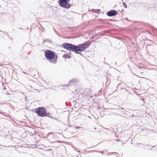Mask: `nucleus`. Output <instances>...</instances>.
Returning a JSON list of instances; mask_svg holds the SVG:
<instances>
[{
    "label": "nucleus",
    "mask_w": 157,
    "mask_h": 157,
    "mask_svg": "<svg viewBox=\"0 0 157 157\" xmlns=\"http://www.w3.org/2000/svg\"><path fill=\"white\" fill-rule=\"evenodd\" d=\"M90 42L88 41L77 46L75 45L74 52L79 54L80 52L84 51L86 49L88 48L90 46Z\"/></svg>",
    "instance_id": "1"
},
{
    "label": "nucleus",
    "mask_w": 157,
    "mask_h": 157,
    "mask_svg": "<svg viewBox=\"0 0 157 157\" xmlns=\"http://www.w3.org/2000/svg\"><path fill=\"white\" fill-rule=\"evenodd\" d=\"M45 57L49 60L52 63H56L57 62L58 57L55 53L49 50H47L44 52Z\"/></svg>",
    "instance_id": "2"
},
{
    "label": "nucleus",
    "mask_w": 157,
    "mask_h": 157,
    "mask_svg": "<svg viewBox=\"0 0 157 157\" xmlns=\"http://www.w3.org/2000/svg\"><path fill=\"white\" fill-rule=\"evenodd\" d=\"M35 113L40 117H44L47 115V113L46 109L43 107H40L36 108Z\"/></svg>",
    "instance_id": "3"
},
{
    "label": "nucleus",
    "mask_w": 157,
    "mask_h": 157,
    "mask_svg": "<svg viewBox=\"0 0 157 157\" xmlns=\"http://www.w3.org/2000/svg\"><path fill=\"white\" fill-rule=\"evenodd\" d=\"M59 3L61 6H65V7L67 9L70 8L71 6L70 4H67V0H59Z\"/></svg>",
    "instance_id": "4"
},
{
    "label": "nucleus",
    "mask_w": 157,
    "mask_h": 157,
    "mask_svg": "<svg viewBox=\"0 0 157 157\" xmlns=\"http://www.w3.org/2000/svg\"><path fill=\"white\" fill-rule=\"evenodd\" d=\"M75 45L68 43H65L63 44V46L64 48L68 50L73 52H74Z\"/></svg>",
    "instance_id": "5"
},
{
    "label": "nucleus",
    "mask_w": 157,
    "mask_h": 157,
    "mask_svg": "<svg viewBox=\"0 0 157 157\" xmlns=\"http://www.w3.org/2000/svg\"><path fill=\"white\" fill-rule=\"evenodd\" d=\"M117 14V11L115 10H111L107 13L108 16L111 17L115 16Z\"/></svg>",
    "instance_id": "6"
},
{
    "label": "nucleus",
    "mask_w": 157,
    "mask_h": 157,
    "mask_svg": "<svg viewBox=\"0 0 157 157\" xmlns=\"http://www.w3.org/2000/svg\"><path fill=\"white\" fill-rule=\"evenodd\" d=\"M123 5L124 6L125 8H127V5L126 4V3H125V2H123Z\"/></svg>",
    "instance_id": "7"
},
{
    "label": "nucleus",
    "mask_w": 157,
    "mask_h": 157,
    "mask_svg": "<svg viewBox=\"0 0 157 157\" xmlns=\"http://www.w3.org/2000/svg\"><path fill=\"white\" fill-rule=\"evenodd\" d=\"M67 54L65 55H63V57L64 58H66L67 57Z\"/></svg>",
    "instance_id": "8"
}]
</instances>
